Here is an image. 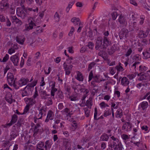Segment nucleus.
<instances>
[{"label":"nucleus","mask_w":150,"mask_h":150,"mask_svg":"<svg viewBox=\"0 0 150 150\" xmlns=\"http://www.w3.org/2000/svg\"><path fill=\"white\" fill-rule=\"evenodd\" d=\"M11 61L15 66H17L18 62V57L17 55L12 56L10 58Z\"/></svg>","instance_id":"obj_11"},{"label":"nucleus","mask_w":150,"mask_h":150,"mask_svg":"<svg viewBox=\"0 0 150 150\" xmlns=\"http://www.w3.org/2000/svg\"><path fill=\"white\" fill-rule=\"evenodd\" d=\"M93 74L92 71H91L89 74L88 77V81H89L91 80L93 78Z\"/></svg>","instance_id":"obj_43"},{"label":"nucleus","mask_w":150,"mask_h":150,"mask_svg":"<svg viewBox=\"0 0 150 150\" xmlns=\"http://www.w3.org/2000/svg\"><path fill=\"white\" fill-rule=\"evenodd\" d=\"M96 40L95 48L96 50H98L102 45L103 38L101 37H98L97 38Z\"/></svg>","instance_id":"obj_9"},{"label":"nucleus","mask_w":150,"mask_h":150,"mask_svg":"<svg viewBox=\"0 0 150 150\" xmlns=\"http://www.w3.org/2000/svg\"><path fill=\"white\" fill-rule=\"evenodd\" d=\"M29 105H27L25 107V108L24 109V111L23 113L24 114H25V113H26L27 112V111L29 110Z\"/></svg>","instance_id":"obj_52"},{"label":"nucleus","mask_w":150,"mask_h":150,"mask_svg":"<svg viewBox=\"0 0 150 150\" xmlns=\"http://www.w3.org/2000/svg\"><path fill=\"white\" fill-rule=\"evenodd\" d=\"M57 95L58 97L60 99H62L63 98L64 96L63 95L62 92L60 90L58 91Z\"/></svg>","instance_id":"obj_35"},{"label":"nucleus","mask_w":150,"mask_h":150,"mask_svg":"<svg viewBox=\"0 0 150 150\" xmlns=\"http://www.w3.org/2000/svg\"><path fill=\"white\" fill-rule=\"evenodd\" d=\"M43 114L41 110H39V113L38 115L36 117L38 118V119H41L42 117V115Z\"/></svg>","instance_id":"obj_46"},{"label":"nucleus","mask_w":150,"mask_h":150,"mask_svg":"<svg viewBox=\"0 0 150 150\" xmlns=\"http://www.w3.org/2000/svg\"><path fill=\"white\" fill-rule=\"evenodd\" d=\"M118 21L122 26H126L127 24V21L125 19L123 16L122 15L120 16L118 19Z\"/></svg>","instance_id":"obj_14"},{"label":"nucleus","mask_w":150,"mask_h":150,"mask_svg":"<svg viewBox=\"0 0 150 150\" xmlns=\"http://www.w3.org/2000/svg\"><path fill=\"white\" fill-rule=\"evenodd\" d=\"M149 32V29H147L145 31L141 30L139 32L138 36L140 38H144L146 37L148 35Z\"/></svg>","instance_id":"obj_5"},{"label":"nucleus","mask_w":150,"mask_h":150,"mask_svg":"<svg viewBox=\"0 0 150 150\" xmlns=\"http://www.w3.org/2000/svg\"><path fill=\"white\" fill-rule=\"evenodd\" d=\"M84 110L85 112L86 116L87 117H88L89 115L90 111L87 108H85Z\"/></svg>","instance_id":"obj_40"},{"label":"nucleus","mask_w":150,"mask_h":150,"mask_svg":"<svg viewBox=\"0 0 150 150\" xmlns=\"http://www.w3.org/2000/svg\"><path fill=\"white\" fill-rule=\"evenodd\" d=\"M132 52V50L131 48H129L126 54H125V55L126 57H128L131 54Z\"/></svg>","instance_id":"obj_38"},{"label":"nucleus","mask_w":150,"mask_h":150,"mask_svg":"<svg viewBox=\"0 0 150 150\" xmlns=\"http://www.w3.org/2000/svg\"><path fill=\"white\" fill-rule=\"evenodd\" d=\"M39 92L44 99H45L46 98V97L50 95L49 94H47L46 91L42 89H41L39 91Z\"/></svg>","instance_id":"obj_21"},{"label":"nucleus","mask_w":150,"mask_h":150,"mask_svg":"<svg viewBox=\"0 0 150 150\" xmlns=\"http://www.w3.org/2000/svg\"><path fill=\"white\" fill-rule=\"evenodd\" d=\"M57 91L56 88H52L51 92V95L52 96H54V93Z\"/></svg>","instance_id":"obj_42"},{"label":"nucleus","mask_w":150,"mask_h":150,"mask_svg":"<svg viewBox=\"0 0 150 150\" xmlns=\"http://www.w3.org/2000/svg\"><path fill=\"white\" fill-rule=\"evenodd\" d=\"M93 79L94 80V81L98 83H99L100 81L98 80V76L97 75H96L94 77H93Z\"/></svg>","instance_id":"obj_58"},{"label":"nucleus","mask_w":150,"mask_h":150,"mask_svg":"<svg viewBox=\"0 0 150 150\" xmlns=\"http://www.w3.org/2000/svg\"><path fill=\"white\" fill-rule=\"evenodd\" d=\"M50 84H51V86H52V88H55V82L54 81H51L50 82Z\"/></svg>","instance_id":"obj_59"},{"label":"nucleus","mask_w":150,"mask_h":150,"mask_svg":"<svg viewBox=\"0 0 150 150\" xmlns=\"http://www.w3.org/2000/svg\"><path fill=\"white\" fill-rule=\"evenodd\" d=\"M127 128H131L132 127V124H131L129 122H126L125 123Z\"/></svg>","instance_id":"obj_50"},{"label":"nucleus","mask_w":150,"mask_h":150,"mask_svg":"<svg viewBox=\"0 0 150 150\" xmlns=\"http://www.w3.org/2000/svg\"><path fill=\"white\" fill-rule=\"evenodd\" d=\"M36 26L35 24L32 21H31L28 24L26 25L24 31H29V30L32 29L33 27Z\"/></svg>","instance_id":"obj_12"},{"label":"nucleus","mask_w":150,"mask_h":150,"mask_svg":"<svg viewBox=\"0 0 150 150\" xmlns=\"http://www.w3.org/2000/svg\"><path fill=\"white\" fill-rule=\"evenodd\" d=\"M122 138L124 140H125L128 139V136L127 135L125 134H123L122 135Z\"/></svg>","instance_id":"obj_56"},{"label":"nucleus","mask_w":150,"mask_h":150,"mask_svg":"<svg viewBox=\"0 0 150 150\" xmlns=\"http://www.w3.org/2000/svg\"><path fill=\"white\" fill-rule=\"evenodd\" d=\"M121 64V63H119V65H117L115 67V68L117 71V73L120 71H123L124 70L123 67L120 65Z\"/></svg>","instance_id":"obj_28"},{"label":"nucleus","mask_w":150,"mask_h":150,"mask_svg":"<svg viewBox=\"0 0 150 150\" xmlns=\"http://www.w3.org/2000/svg\"><path fill=\"white\" fill-rule=\"evenodd\" d=\"M11 20L12 22L15 23L19 25H21L22 24V21L18 19L16 16H11Z\"/></svg>","instance_id":"obj_6"},{"label":"nucleus","mask_w":150,"mask_h":150,"mask_svg":"<svg viewBox=\"0 0 150 150\" xmlns=\"http://www.w3.org/2000/svg\"><path fill=\"white\" fill-rule=\"evenodd\" d=\"M15 52V50L13 49H12V48H10L8 50V53L9 54H11L12 53L14 52Z\"/></svg>","instance_id":"obj_57"},{"label":"nucleus","mask_w":150,"mask_h":150,"mask_svg":"<svg viewBox=\"0 0 150 150\" xmlns=\"http://www.w3.org/2000/svg\"><path fill=\"white\" fill-rule=\"evenodd\" d=\"M71 63V61L69 59H67L66 61L65 62L64 64V68L65 71L67 70H71L73 67L72 65L68 66V64H70Z\"/></svg>","instance_id":"obj_4"},{"label":"nucleus","mask_w":150,"mask_h":150,"mask_svg":"<svg viewBox=\"0 0 150 150\" xmlns=\"http://www.w3.org/2000/svg\"><path fill=\"white\" fill-rule=\"evenodd\" d=\"M74 31V27H72L69 33V35L70 36H71L73 35V32Z\"/></svg>","instance_id":"obj_48"},{"label":"nucleus","mask_w":150,"mask_h":150,"mask_svg":"<svg viewBox=\"0 0 150 150\" xmlns=\"http://www.w3.org/2000/svg\"><path fill=\"white\" fill-rule=\"evenodd\" d=\"M9 58V55L8 54H6L5 56L4 57L2 62H6Z\"/></svg>","instance_id":"obj_47"},{"label":"nucleus","mask_w":150,"mask_h":150,"mask_svg":"<svg viewBox=\"0 0 150 150\" xmlns=\"http://www.w3.org/2000/svg\"><path fill=\"white\" fill-rule=\"evenodd\" d=\"M115 49L116 48L115 46L113 45L108 50V52L109 54H113L115 52Z\"/></svg>","instance_id":"obj_26"},{"label":"nucleus","mask_w":150,"mask_h":150,"mask_svg":"<svg viewBox=\"0 0 150 150\" xmlns=\"http://www.w3.org/2000/svg\"><path fill=\"white\" fill-rule=\"evenodd\" d=\"M33 79H31L30 81H29V80L28 78H22L19 81L18 85L17 86L19 87L23 85L26 84L29 81L31 82L33 80Z\"/></svg>","instance_id":"obj_3"},{"label":"nucleus","mask_w":150,"mask_h":150,"mask_svg":"<svg viewBox=\"0 0 150 150\" xmlns=\"http://www.w3.org/2000/svg\"><path fill=\"white\" fill-rule=\"evenodd\" d=\"M130 3L135 6H137V4L136 3L135 0H130Z\"/></svg>","instance_id":"obj_54"},{"label":"nucleus","mask_w":150,"mask_h":150,"mask_svg":"<svg viewBox=\"0 0 150 150\" xmlns=\"http://www.w3.org/2000/svg\"><path fill=\"white\" fill-rule=\"evenodd\" d=\"M76 79L79 81H83V78L81 73L79 71L78 72Z\"/></svg>","instance_id":"obj_25"},{"label":"nucleus","mask_w":150,"mask_h":150,"mask_svg":"<svg viewBox=\"0 0 150 150\" xmlns=\"http://www.w3.org/2000/svg\"><path fill=\"white\" fill-rule=\"evenodd\" d=\"M77 96V93H76L75 94H73L71 96L69 97V98L71 101H75L78 99Z\"/></svg>","instance_id":"obj_24"},{"label":"nucleus","mask_w":150,"mask_h":150,"mask_svg":"<svg viewBox=\"0 0 150 150\" xmlns=\"http://www.w3.org/2000/svg\"><path fill=\"white\" fill-rule=\"evenodd\" d=\"M71 21L74 23L75 26L78 25V23H79L80 22L79 19L76 17H74L72 18L71 19Z\"/></svg>","instance_id":"obj_23"},{"label":"nucleus","mask_w":150,"mask_h":150,"mask_svg":"<svg viewBox=\"0 0 150 150\" xmlns=\"http://www.w3.org/2000/svg\"><path fill=\"white\" fill-rule=\"evenodd\" d=\"M16 13L18 16L23 19L25 18L26 15L24 11L19 8L16 9Z\"/></svg>","instance_id":"obj_10"},{"label":"nucleus","mask_w":150,"mask_h":150,"mask_svg":"<svg viewBox=\"0 0 150 150\" xmlns=\"http://www.w3.org/2000/svg\"><path fill=\"white\" fill-rule=\"evenodd\" d=\"M6 100L9 103H11L12 102V95L9 93L7 94L5 97Z\"/></svg>","instance_id":"obj_20"},{"label":"nucleus","mask_w":150,"mask_h":150,"mask_svg":"<svg viewBox=\"0 0 150 150\" xmlns=\"http://www.w3.org/2000/svg\"><path fill=\"white\" fill-rule=\"evenodd\" d=\"M82 91H83L84 93H85L86 94L89 92V91L87 89L83 88L82 89Z\"/></svg>","instance_id":"obj_64"},{"label":"nucleus","mask_w":150,"mask_h":150,"mask_svg":"<svg viewBox=\"0 0 150 150\" xmlns=\"http://www.w3.org/2000/svg\"><path fill=\"white\" fill-rule=\"evenodd\" d=\"M101 147L103 149H104L106 147V144L104 142L101 143Z\"/></svg>","instance_id":"obj_60"},{"label":"nucleus","mask_w":150,"mask_h":150,"mask_svg":"<svg viewBox=\"0 0 150 150\" xmlns=\"http://www.w3.org/2000/svg\"><path fill=\"white\" fill-rule=\"evenodd\" d=\"M148 103L146 101H144L141 104V107L143 110H144L147 108L148 106Z\"/></svg>","instance_id":"obj_27"},{"label":"nucleus","mask_w":150,"mask_h":150,"mask_svg":"<svg viewBox=\"0 0 150 150\" xmlns=\"http://www.w3.org/2000/svg\"><path fill=\"white\" fill-rule=\"evenodd\" d=\"M27 100L29 101V104L30 105H32L34 103V100L33 99H31L30 98H28Z\"/></svg>","instance_id":"obj_55"},{"label":"nucleus","mask_w":150,"mask_h":150,"mask_svg":"<svg viewBox=\"0 0 150 150\" xmlns=\"http://www.w3.org/2000/svg\"><path fill=\"white\" fill-rule=\"evenodd\" d=\"M134 28V29H135L136 30H139V28L137 26V23L135 22H134L132 24ZM134 30V29L132 28L131 30Z\"/></svg>","instance_id":"obj_31"},{"label":"nucleus","mask_w":150,"mask_h":150,"mask_svg":"<svg viewBox=\"0 0 150 150\" xmlns=\"http://www.w3.org/2000/svg\"><path fill=\"white\" fill-rule=\"evenodd\" d=\"M54 19L56 22H58L59 20V16L57 12H56L54 16Z\"/></svg>","instance_id":"obj_32"},{"label":"nucleus","mask_w":150,"mask_h":150,"mask_svg":"<svg viewBox=\"0 0 150 150\" xmlns=\"http://www.w3.org/2000/svg\"><path fill=\"white\" fill-rule=\"evenodd\" d=\"M139 54H137L136 55L134 56L133 57V59H134L136 60H138L139 58Z\"/></svg>","instance_id":"obj_62"},{"label":"nucleus","mask_w":150,"mask_h":150,"mask_svg":"<svg viewBox=\"0 0 150 150\" xmlns=\"http://www.w3.org/2000/svg\"><path fill=\"white\" fill-rule=\"evenodd\" d=\"M89 30L88 31V34L87 36L89 38L91 39L93 37V33L91 30L89 29Z\"/></svg>","instance_id":"obj_39"},{"label":"nucleus","mask_w":150,"mask_h":150,"mask_svg":"<svg viewBox=\"0 0 150 150\" xmlns=\"http://www.w3.org/2000/svg\"><path fill=\"white\" fill-rule=\"evenodd\" d=\"M148 75L147 73H145L142 74L138 79V80L140 81L147 80L148 79Z\"/></svg>","instance_id":"obj_17"},{"label":"nucleus","mask_w":150,"mask_h":150,"mask_svg":"<svg viewBox=\"0 0 150 150\" xmlns=\"http://www.w3.org/2000/svg\"><path fill=\"white\" fill-rule=\"evenodd\" d=\"M30 89L27 88L25 87L24 88L23 91L22 96L23 97L25 96H28L30 93H31L32 91L30 90Z\"/></svg>","instance_id":"obj_15"},{"label":"nucleus","mask_w":150,"mask_h":150,"mask_svg":"<svg viewBox=\"0 0 150 150\" xmlns=\"http://www.w3.org/2000/svg\"><path fill=\"white\" fill-rule=\"evenodd\" d=\"M7 79L9 84L11 86H13L16 89L18 88V87L17 86L15 83V80H14V76L13 74L9 73L8 74Z\"/></svg>","instance_id":"obj_1"},{"label":"nucleus","mask_w":150,"mask_h":150,"mask_svg":"<svg viewBox=\"0 0 150 150\" xmlns=\"http://www.w3.org/2000/svg\"><path fill=\"white\" fill-rule=\"evenodd\" d=\"M94 44L92 42H89L88 45L89 48L92 50L94 46Z\"/></svg>","instance_id":"obj_44"},{"label":"nucleus","mask_w":150,"mask_h":150,"mask_svg":"<svg viewBox=\"0 0 150 150\" xmlns=\"http://www.w3.org/2000/svg\"><path fill=\"white\" fill-rule=\"evenodd\" d=\"M140 21L139 22V24L141 25H142L144 23V16H142V17H141L140 18Z\"/></svg>","instance_id":"obj_51"},{"label":"nucleus","mask_w":150,"mask_h":150,"mask_svg":"<svg viewBox=\"0 0 150 150\" xmlns=\"http://www.w3.org/2000/svg\"><path fill=\"white\" fill-rule=\"evenodd\" d=\"M123 147L121 143L113 148L114 150H122Z\"/></svg>","instance_id":"obj_29"},{"label":"nucleus","mask_w":150,"mask_h":150,"mask_svg":"<svg viewBox=\"0 0 150 150\" xmlns=\"http://www.w3.org/2000/svg\"><path fill=\"white\" fill-rule=\"evenodd\" d=\"M95 64L96 63L95 62H93L91 63L88 65V71H90Z\"/></svg>","instance_id":"obj_34"},{"label":"nucleus","mask_w":150,"mask_h":150,"mask_svg":"<svg viewBox=\"0 0 150 150\" xmlns=\"http://www.w3.org/2000/svg\"><path fill=\"white\" fill-rule=\"evenodd\" d=\"M103 45L102 46V47H101V49L103 50L105 49L106 48L105 46H108L110 44V42L109 41L108 38L104 37L103 38Z\"/></svg>","instance_id":"obj_13"},{"label":"nucleus","mask_w":150,"mask_h":150,"mask_svg":"<svg viewBox=\"0 0 150 150\" xmlns=\"http://www.w3.org/2000/svg\"><path fill=\"white\" fill-rule=\"evenodd\" d=\"M82 28H83V25L80 22L79 23V27L77 30V32L78 33L80 32L81 31V29Z\"/></svg>","instance_id":"obj_45"},{"label":"nucleus","mask_w":150,"mask_h":150,"mask_svg":"<svg viewBox=\"0 0 150 150\" xmlns=\"http://www.w3.org/2000/svg\"><path fill=\"white\" fill-rule=\"evenodd\" d=\"M120 143L119 142V140L113 141L109 145V147L111 148L112 150H113V148L116 146L117 145Z\"/></svg>","instance_id":"obj_22"},{"label":"nucleus","mask_w":150,"mask_h":150,"mask_svg":"<svg viewBox=\"0 0 150 150\" xmlns=\"http://www.w3.org/2000/svg\"><path fill=\"white\" fill-rule=\"evenodd\" d=\"M16 42L21 45H23L25 39L23 35H19L16 37Z\"/></svg>","instance_id":"obj_8"},{"label":"nucleus","mask_w":150,"mask_h":150,"mask_svg":"<svg viewBox=\"0 0 150 150\" xmlns=\"http://www.w3.org/2000/svg\"><path fill=\"white\" fill-rule=\"evenodd\" d=\"M17 119L18 117L17 115L15 114H14L13 115L11 120L9 123L5 125H3L2 126L5 128L8 127H10L13 124L15 123L16 122V121L17 120Z\"/></svg>","instance_id":"obj_2"},{"label":"nucleus","mask_w":150,"mask_h":150,"mask_svg":"<svg viewBox=\"0 0 150 150\" xmlns=\"http://www.w3.org/2000/svg\"><path fill=\"white\" fill-rule=\"evenodd\" d=\"M117 115H119L118 117H120L122 115V111L121 110H117Z\"/></svg>","instance_id":"obj_53"},{"label":"nucleus","mask_w":150,"mask_h":150,"mask_svg":"<svg viewBox=\"0 0 150 150\" xmlns=\"http://www.w3.org/2000/svg\"><path fill=\"white\" fill-rule=\"evenodd\" d=\"M88 141V139L85 137H83L82 139L81 140V143H82V145H83L84 142H86Z\"/></svg>","instance_id":"obj_49"},{"label":"nucleus","mask_w":150,"mask_h":150,"mask_svg":"<svg viewBox=\"0 0 150 150\" xmlns=\"http://www.w3.org/2000/svg\"><path fill=\"white\" fill-rule=\"evenodd\" d=\"M100 105L102 108H105L106 107H109V105L104 102H103L100 104Z\"/></svg>","instance_id":"obj_36"},{"label":"nucleus","mask_w":150,"mask_h":150,"mask_svg":"<svg viewBox=\"0 0 150 150\" xmlns=\"http://www.w3.org/2000/svg\"><path fill=\"white\" fill-rule=\"evenodd\" d=\"M109 138V136L107 134L104 133L101 136L100 140L103 141H107Z\"/></svg>","instance_id":"obj_19"},{"label":"nucleus","mask_w":150,"mask_h":150,"mask_svg":"<svg viewBox=\"0 0 150 150\" xmlns=\"http://www.w3.org/2000/svg\"><path fill=\"white\" fill-rule=\"evenodd\" d=\"M111 114V112L110 110L106 111L104 114V116L106 117Z\"/></svg>","instance_id":"obj_41"},{"label":"nucleus","mask_w":150,"mask_h":150,"mask_svg":"<svg viewBox=\"0 0 150 150\" xmlns=\"http://www.w3.org/2000/svg\"><path fill=\"white\" fill-rule=\"evenodd\" d=\"M128 35V30L125 28H122L120 32V39H122L124 37L126 38Z\"/></svg>","instance_id":"obj_7"},{"label":"nucleus","mask_w":150,"mask_h":150,"mask_svg":"<svg viewBox=\"0 0 150 150\" xmlns=\"http://www.w3.org/2000/svg\"><path fill=\"white\" fill-rule=\"evenodd\" d=\"M112 19L115 20L117 16V14L116 12H114L112 13Z\"/></svg>","instance_id":"obj_37"},{"label":"nucleus","mask_w":150,"mask_h":150,"mask_svg":"<svg viewBox=\"0 0 150 150\" xmlns=\"http://www.w3.org/2000/svg\"><path fill=\"white\" fill-rule=\"evenodd\" d=\"M53 114V112L51 110H49L47 114V118L45 120V122H47L49 121V119L50 120H52V119L51 118Z\"/></svg>","instance_id":"obj_18"},{"label":"nucleus","mask_w":150,"mask_h":150,"mask_svg":"<svg viewBox=\"0 0 150 150\" xmlns=\"http://www.w3.org/2000/svg\"><path fill=\"white\" fill-rule=\"evenodd\" d=\"M63 145L65 147V148L68 146L69 147V146H71L70 144L68 142L67 140H64L63 142Z\"/></svg>","instance_id":"obj_30"},{"label":"nucleus","mask_w":150,"mask_h":150,"mask_svg":"<svg viewBox=\"0 0 150 150\" xmlns=\"http://www.w3.org/2000/svg\"><path fill=\"white\" fill-rule=\"evenodd\" d=\"M129 83V81L126 77H123L121 80V84L124 86H127Z\"/></svg>","instance_id":"obj_16"},{"label":"nucleus","mask_w":150,"mask_h":150,"mask_svg":"<svg viewBox=\"0 0 150 150\" xmlns=\"http://www.w3.org/2000/svg\"><path fill=\"white\" fill-rule=\"evenodd\" d=\"M0 21L2 22L5 21V17L3 15H0Z\"/></svg>","instance_id":"obj_63"},{"label":"nucleus","mask_w":150,"mask_h":150,"mask_svg":"<svg viewBox=\"0 0 150 150\" xmlns=\"http://www.w3.org/2000/svg\"><path fill=\"white\" fill-rule=\"evenodd\" d=\"M33 86L32 84V83H29L28 85L25 87L26 88L29 89H30V90L32 91L33 89Z\"/></svg>","instance_id":"obj_33"},{"label":"nucleus","mask_w":150,"mask_h":150,"mask_svg":"<svg viewBox=\"0 0 150 150\" xmlns=\"http://www.w3.org/2000/svg\"><path fill=\"white\" fill-rule=\"evenodd\" d=\"M44 143L42 142H40L38 145L37 146L38 147H40L42 148L44 146Z\"/></svg>","instance_id":"obj_61"}]
</instances>
